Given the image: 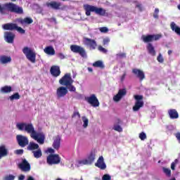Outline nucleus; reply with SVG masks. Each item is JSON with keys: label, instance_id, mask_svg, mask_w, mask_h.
Returning a JSON list of instances; mask_svg holds the SVG:
<instances>
[{"label": "nucleus", "instance_id": "obj_1", "mask_svg": "<svg viewBox=\"0 0 180 180\" xmlns=\"http://www.w3.org/2000/svg\"><path fill=\"white\" fill-rule=\"evenodd\" d=\"M17 129L20 131H25L30 134L31 139L35 140L39 144H44L46 136L43 132H37L32 123L20 122L16 124Z\"/></svg>", "mask_w": 180, "mask_h": 180}, {"label": "nucleus", "instance_id": "obj_2", "mask_svg": "<svg viewBox=\"0 0 180 180\" xmlns=\"http://www.w3.org/2000/svg\"><path fill=\"white\" fill-rule=\"evenodd\" d=\"M8 11L11 13H16V15H23V7L19 6L12 2L6 3L4 7L0 5V13H4V11Z\"/></svg>", "mask_w": 180, "mask_h": 180}, {"label": "nucleus", "instance_id": "obj_3", "mask_svg": "<svg viewBox=\"0 0 180 180\" xmlns=\"http://www.w3.org/2000/svg\"><path fill=\"white\" fill-rule=\"evenodd\" d=\"M83 8L85 11L86 16H91V12H95L96 15L100 16H105L106 15V10L103 8H98L89 4H84Z\"/></svg>", "mask_w": 180, "mask_h": 180}, {"label": "nucleus", "instance_id": "obj_4", "mask_svg": "<svg viewBox=\"0 0 180 180\" xmlns=\"http://www.w3.org/2000/svg\"><path fill=\"white\" fill-rule=\"evenodd\" d=\"M22 53L30 63H32V64L36 63V52L33 51L32 49L25 46L22 49Z\"/></svg>", "mask_w": 180, "mask_h": 180}, {"label": "nucleus", "instance_id": "obj_5", "mask_svg": "<svg viewBox=\"0 0 180 180\" xmlns=\"http://www.w3.org/2000/svg\"><path fill=\"white\" fill-rule=\"evenodd\" d=\"M46 162L49 165H57L61 162V158L58 154H50L46 158Z\"/></svg>", "mask_w": 180, "mask_h": 180}, {"label": "nucleus", "instance_id": "obj_6", "mask_svg": "<svg viewBox=\"0 0 180 180\" xmlns=\"http://www.w3.org/2000/svg\"><path fill=\"white\" fill-rule=\"evenodd\" d=\"M59 84L63 85V86H67L68 85H71V84H74V80L72 77H71L70 73H66L63 77L60 78L59 80Z\"/></svg>", "mask_w": 180, "mask_h": 180}, {"label": "nucleus", "instance_id": "obj_7", "mask_svg": "<svg viewBox=\"0 0 180 180\" xmlns=\"http://www.w3.org/2000/svg\"><path fill=\"white\" fill-rule=\"evenodd\" d=\"M162 37L161 34H148L143 35L141 39L144 43H151L153 41H157L160 40V38Z\"/></svg>", "mask_w": 180, "mask_h": 180}, {"label": "nucleus", "instance_id": "obj_8", "mask_svg": "<svg viewBox=\"0 0 180 180\" xmlns=\"http://www.w3.org/2000/svg\"><path fill=\"white\" fill-rule=\"evenodd\" d=\"M95 157H96L95 153L91 152L86 159L79 160L78 164L79 165H91L95 161Z\"/></svg>", "mask_w": 180, "mask_h": 180}, {"label": "nucleus", "instance_id": "obj_9", "mask_svg": "<svg viewBox=\"0 0 180 180\" xmlns=\"http://www.w3.org/2000/svg\"><path fill=\"white\" fill-rule=\"evenodd\" d=\"M70 50L71 51H72V53H76L77 54H79V56H81V57L85 58L86 57V52L85 51V49L78 45H71L70 46Z\"/></svg>", "mask_w": 180, "mask_h": 180}, {"label": "nucleus", "instance_id": "obj_10", "mask_svg": "<svg viewBox=\"0 0 180 180\" xmlns=\"http://www.w3.org/2000/svg\"><path fill=\"white\" fill-rule=\"evenodd\" d=\"M18 167L22 172H30V169H32L30 163L26 159H22V162L18 165Z\"/></svg>", "mask_w": 180, "mask_h": 180}, {"label": "nucleus", "instance_id": "obj_11", "mask_svg": "<svg viewBox=\"0 0 180 180\" xmlns=\"http://www.w3.org/2000/svg\"><path fill=\"white\" fill-rule=\"evenodd\" d=\"M16 140L18 146L24 148L26 146H29V139L26 136L23 135H17Z\"/></svg>", "mask_w": 180, "mask_h": 180}, {"label": "nucleus", "instance_id": "obj_12", "mask_svg": "<svg viewBox=\"0 0 180 180\" xmlns=\"http://www.w3.org/2000/svg\"><path fill=\"white\" fill-rule=\"evenodd\" d=\"M85 101H86L89 105L93 106V108H98L100 105L99 100H98V98L95 94H91L90 96L86 97Z\"/></svg>", "mask_w": 180, "mask_h": 180}, {"label": "nucleus", "instance_id": "obj_13", "mask_svg": "<svg viewBox=\"0 0 180 180\" xmlns=\"http://www.w3.org/2000/svg\"><path fill=\"white\" fill-rule=\"evenodd\" d=\"M127 95V90L126 89H122L118 91V93L113 96V101L115 102H119L121 99Z\"/></svg>", "mask_w": 180, "mask_h": 180}, {"label": "nucleus", "instance_id": "obj_14", "mask_svg": "<svg viewBox=\"0 0 180 180\" xmlns=\"http://www.w3.org/2000/svg\"><path fill=\"white\" fill-rule=\"evenodd\" d=\"M68 94V89H67V87L65 86H60L56 90V96L58 99H60V98H64L65 95Z\"/></svg>", "mask_w": 180, "mask_h": 180}, {"label": "nucleus", "instance_id": "obj_15", "mask_svg": "<svg viewBox=\"0 0 180 180\" xmlns=\"http://www.w3.org/2000/svg\"><path fill=\"white\" fill-rule=\"evenodd\" d=\"M84 43L86 44V46H89L92 50H95L98 46V44H96V41H95V39H91L87 37L84 38Z\"/></svg>", "mask_w": 180, "mask_h": 180}, {"label": "nucleus", "instance_id": "obj_16", "mask_svg": "<svg viewBox=\"0 0 180 180\" xmlns=\"http://www.w3.org/2000/svg\"><path fill=\"white\" fill-rule=\"evenodd\" d=\"M50 72L52 77L57 78V77H60L61 74V70H60V66L53 65L50 69Z\"/></svg>", "mask_w": 180, "mask_h": 180}, {"label": "nucleus", "instance_id": "obj_17", "mask_svg": "<svg viewBox=\"0 0 180 180\" xmlns=\"http://www.w3.org/2000/svg\"><path fill=\"white\" fill-rule=\"evenodd\" d=\"M133 74L137 77L140 79V81H143L146 78V75L144 74V72L140 69L134 68L132 70Z\"/></svg>", "mask_w": 180, "mask_h": 180}, {"label": "nucleus", "instance_id": "obj_18", "mask_svg": "<svg viewBox=\"0 0 180 180\" xmlns=\"http://www.w3.org/2000/svg\"><path fill=\"white\" fill-rule=\"evenodd\" d=\"M4 39L7 43L12 44L15 40V34L11 32H4Z\"/></svg>", "mask_w": 180, "mask_h": 180}, {"label": "nucleus", "instance_id": "obj_19", "mask_svg": "<svg viewBox=\"0 0 180 180\" xmlns=\"http://www.w3.org/2000/svg\"><path fill=\"white\" fill-rule=\"evenodd\" d=\"M123 122L121 121L120 119L117 118L113 125V130H115V131H118L119 133H122L123 131V128L120 126V124H122Z\"/></svg>", "mask_w": 180, "mask_h": 180}, {"label": "nucleus", "instance_id": "obj_20", "mask_svg": "<svg viewBox=\"0 0 180 180\" xmlns=\"http://www.w3.org/2000/svg\"><path fill=\"white\" fill-rule=\"evenodd\" d=\"M95 166L98 168H100V169H106V164H105V162L103 160V156L99 157L97 162L95 163Z\"/></svg>", "mask_w": 180, "mask_h": 180}, {"label": "nucleus", "instance_id": "obj_21", "mask_svg": "<svg viewBox=\"0 0 180 180\" xmlns=\"http://www.w3.org/2000/svg\"><path fill=\"white\" fill-rule=\"evenodd\" d=\"M60 144H61V137H60V135H57L53 139V143L52 144V147L55 150H58L60 148Z\"/></svg>", "mask_w": 180, "mask_h": 180}, {"label": "nucleus", "instance_id": "obj_22", "mask_svg": "<svg viewBox=\"0 0 180 180\" xmlns=\"http://www.w3.org/2000/svg\"><path fill=\"white\" fill-rule=\"evenodd\" d=\"M146 49L148 50V54H150L153 57L155 56L157 52L155 51V48L154 47V46H153V44L148 43L146 46Z\"/></svg>", "mask_w": 180, "mask_h": 180}, {"label": "nucleus", "instance_id": "obj_23", "mask_svg": "<svg viewBox=\"0 0 180 180\" xmlns=\"http://www.w3.org/2000/svg\"><path fill=\"white\" fill-rule=\"evenodd\" d=\"M17 25L15 23H6L2 25L4 30H15Z\"/></svg>", "mask_w": 180, "mask_h": 180}, {"label": "nucleus", "instance_id": "obj_24", "mask_svg": "<svg viewBox=\"0 0 180 180\" xmlns=\"http://www.w3.org/2000/svg\"><path fill=\"white\" fill-rule=\"evenodd\" d=\"M167 112L170 119H178V117H179V114L176 109H169Z\"/></svg>", "mask_w": 180, "mask_h": 180}, {"label": "nucleus", "instance_id": "obj_25", "mask_svg": "<svg viewBox=\"0 0 180 180\" xmlns=\"http://www.w3.org/2000/svg\"><path fill=\"white\" fill-rule=\"evenodd\" d=\"M44 53L47 54L48 56H55L56 55V50L51 46H49L45 47L44 49Z\"/></svg>", "mask_w": 180, "mask_h": 180}, {"label": "nucleus", "instance_id": "obj_26", "mask_svg": "<svg viewBox=\"0 0 180 180\" xmlns=\"http://www.w3.org/2000/svg\"><path fill=\"white\" fill-rule=\"evenodd\" d=\"M8 154L9 152L8 151L6 146H5V145L0 146V159L6 157Z\"/></svg>", "mask_w": 180, "mask_h": 180}, {"label": "nucleus", "instance_id": "obj_27", "mask_svg": "<svg viewBox=\"0 0 180 180\" xmlns=\"http://www.w3.org/2000/svg\"><path fill=\"white\" fill-rule=\"evenodd\" d=\"M46 6L48 7L52 8V9H56V11H58V9H60V6H61V3H58L57 1H51L50 3H47Z\"/></svg>", "mask_w": 180, "mask_h": 180}, {"label": "nucleus", "instance_id": "obj_28", "mask_svg": "<svg viewBox=\"0 0 180 180\" xmlns=\"http://www.w3.org/2000/svg\"><path fill=\"white\" fill-rule=\"evenodd\" d=\"M27 150L29 151H34V150H39V144L34 142H30L27 147Z\"/></svg>", "mask_w": 180, "mask_h": 180}, {"label": "nucleus", "instance_id": "obj_29", "mask_svg": "<svg viewBox=\"0 0 180 180\" xmlns=\"http://www.w3.org/2000/svg\"><path fill=\"white\" fill-rule=\"evenodd\" d=\"M144 106V101H136L135 105L133 106L134 112H138L141 108Z\"/></svg>", "mask_w": 180, "mask_h": 180}, {"label": "nucleus", "instance_id": "obj_30", "mask_svg": "<svg viewBox=\"0 0 180 180\" xmlns=\"http://www.w3.org/2000/svg\"><path fill=\"white\" fill-rule=\"evenodd\" d=\"M12 61V58L11 56H0V63L1 64H8Z\"/></svg>", "mask_w": 180, "mask_h": 180}, {"label": "nucleus", "instance_id": "obj_31", "mask_svg": "<svg viewBox=\"0 0 180 180\" xmlns=\"http://www.w3.org/2000/svg\"><path fill=\"white\" fill-rule=\"evenodd\" d=\"M170 27L173 32H175L178 36H180V27L176 25L174 22H172L170 24Z\"/></svg>", "mask_w": 180, "mask_h": 180}, {"label": "nucleus", "instance_id": "obj_32", "mask_svg": "<svg viewBox=\"0 0 180 180\" xmlns=\"http://www.w3.org/2000/svg\"><path fill=\"white\" fill-rule=\"evenodd\" d=\"M93 67L95 68H101L103 70L105 68V65H103V62L102 60H97L92 64Z\"/></svg>", "mask_w": 180, "mask_h": 180}, {"label": "nucleus", "instance_id": "obj_33", "mask_svg": "<svg viewBox=\"0 0 180 180\" xmlns=\"http://www.w3.org/2000/svg\"><path fill=\"white\" fill-rule=\"evenodd\" d=\"M32 22H33V19L29 17L20 20V23H21V25H25V23L26 25H32Z\"/></svg>", "mask_w": 180, "mask_h": 180}, {"label": "nucleus", "instance_id": "obj_34", "mask_svg": "<svg viewBox=\"0 0 180 180\" xmlns=\"http://www.w3.org/2000/svg\"><path fill=\"white\" fill-rule=\"evenodd\" d=\"M1 94H9L12 92V86H4L1 89Z\"/></svg>", "mask_w": 180, "mask_h": 180}, {"label": "nucleus", "instance_id": "obj_35", "mask_svg": "<svg viewBox=\"0 0 180 180\" xmlns=\"http://www.w3.org/2000/svg\"><path fill=\"white\" fill-rule=\"evenodd\" d=\"M32 153L34 158H40V157L43 155V153H41V149L38 148L37 150H33Z\"/></svg>", "mask_w": 180, "mask_h": 180}, {"label": "nucleus", "instance_id": "obj_36", "mask_svg": "<svg viewBox=\"0 0 180 180\" xmlns=\"http://www.w3.org/2000/svg\"><path fill=\"white\" fill-rule=\"evenodd\" d=\"M163 173L167 176L168 178H171V170L167 167L162 168Z\"/></svg>", "mask_w": 180, "mask_h": 180}, {"label": "nucleus", "instance_id": "obj_37", "mask_svg": "<svg viewBox=\"0 0 180 180\" xmlns=\"http://www.w3.org/2000/svg\"><path fill=\"white\" fill-rule=\"evenodd\" d=\"M10 101H15L18 99H20V95H19V93H15L14 94L11 95L9 97Z\"/></svg>", "mask_w": 180, "mask_h": 180}, {"label": "nucleus", "instance_id": "obj_38", "mask_svg": "<svg viewBox=\"0 0 180 180\" xmlns=\"http://www.w3.org/2000/svg\"><path fill=\"white\" fill-rule=\"evenodd\" d=\"M67 89H68L70 92H75L77 91V89L74 85H72V83H70V84H68L66 86Z\"/></svg>", "mask_w": 180, "mask_h": 180}, {"label": "nucleus", "instance_id": "obj_39", "mask_svg": "<svg viewBox=\"0 0 180 180\" xmlns=\"http://www.w3.org/2000/svg\"><path fill=\"white\" fill-rule=\"evenodd\" d=\"M82 119L84 122L83 127L86 129V127H88V123H89V120H88V118H86V117H82Z\"/></svg>", "mask_w": 180, "mask_h": 180}, {"label": "nucleus", "instance_id": "obj_40", "mask_svg": "<svg viewBox=\"0 0 180 180\" xmlns=\"http://www.w3.org/2000/svg\"><path fill=\"white\" fill-rule=\"evenodd\" d=\"M134 98L136 101V102H143V97L141 95H135Z\"/></svg>", "mask_w": 180, "mask_h": 180}, {"label": "nucleus", "instance_id": "obj_41", "mask_svg": "<svg viewBox=\"0 0 180 180\" xmlns=\"http://www.w3.org/2000/svg\"><path fill=\"white\" fill-rule=\"evenodd\" d=\"M139 139L142 141H144V140H146L147 139V134H146V133L144 132H141L139 134Z\"/></svg>", "mask_w": 180, "mask_h": 180}, {"label": "nucleus", "instance_id": "obj_42", "mask_svg": "<svg viewBox=\"0 0 180 180\" xmlns=\"http://www.w3.org/2000/svg\"><path fill=\"white\" fill-rule=\"evenodd\" d=\"M116 57L117 60H120V58H126V53H117Z\"/></svg>", "mask_w": 180, "mask_h": 180}, {"label": "nucleus", "instance_id": "obj_43", "mask_svg": "<svg viewBox=\"0 0 180 180\" xmlns=\"http://www.w3.org/2000/svg\"><path fill=\"white\" fill-rule=\"evenodd\" d=\"M176 164H178V159H176L171 164V169L172 171H175V167L176 166Z\"/></svg>", "mask_w": 180, "mask_h": 180}, {"label": "nucleus", "instance_id": "obj_44", "mask_svg": "<svg viewBox=\"0 0 180 180\" xmlns=\"http://www.w3.org/2000/svg\"><path fill=\"white\" fill-rule=\"evenodd\" d=\"M3 180H15V176L12 174L7 175L4 177Z\"/></svg>", "mask_w": 180, "mask_h": 180}, {"label": "nucleus", "instance_id": "obj_45", "mask_svg": "<svg viewBox=\"0 0 180 180\" xmlns=\"http://www.w3.org/2000/svg\"><path fill=\"white\" fill-rule=\"evenodd\" d=\"M15 30H18L19 33H21V34H25V33H26V31L23 30V28L18 27V25H16Z\"/></svg>", "mask_w": 180, "mask_h": 180}, {"label": "nucleus", "instance_id": "obj_46", "mask_svg": "<svg viewBox=\"0 0 180 180\" xmlns=\"http://www.w3.org/2000/svg\"><path fill=\"white\" fill-rule=\"evenodd\" d=\"M99 30L101 33H108L109 32V29L106 27H100Z\"/></svg>", "mask_w": 180, "mask_h": 180}, {"label": "nucleus", "instance_id": "obj_47", "mask_svg": "<svg viewBox=\"0 0 180 180\" xmlns=\"http://www.w3.org/2000/svg\"><path fill=\"white\" fill-rule=\"evenodd\" d=\"M157 60L158 63H164V58L162 57V55L161 53H159V55L157 57Z\"/></svg>", "mask_w": 180, "mask_h": 180}, {"label": "nucleus", "instance_id": "obj_48", "mask_svg": "<svg viewBox=\"0 0 180 180\" xmlns=\"http://www.w3.org/2000/svg\"><path fill=\"white\" fill-rule=\"evenodd\" d=\"M109 43H110V39H109L108 37L103 39V46H108Z\"/></svg>", "mask_w": 180, "mask_h": 180}, {"label": "nucleus", "instance_id": "obj_49", "mask_svg": "<svg viewBox=\"0 0 180 180\" xmlns=\"http://www.w3.org/2000/svg\"><path fill=\"white\" fill-rule=\"evenodd\" d=\"M98 49L101 52L103 53L104 54H106L108 53V50L105 48H103L102 46H98Z\"/></svg>", "mask_w": 180, "mask_h": 180}, {"label": "nucleus", "instance_id": "obj_50", "mask_svg": "<svg viewBox=\"0 0 180 180\" xmlns=\"http://www.w3.org/2000/svg\"><path fill=\"white\" fill-rule=\"evenodd\" d=\"M158 13H160V9L155 8L153 14V18H155V19H158Z\"/></svg>", "mask_w": 180, "mask_h": 180}, {"label": "nucleus", "instance_id": "obj_51", "mask_svg": "<svg viewBox=\"0 0 180 180\" xmlns=\"http://www.w3.org/2000/svg\"><path fill=\"white\" fill-rule=\"evenodd\" d=\"M102 180H112V177L109 174H104L102 177Z\"/></svg>", "mask_w": 180, "mask_h": 180}, {"label": "nucleus", "instance_id": "obj_52", "mask_svg": "<svg viewBox=\"0 0 180 180\" xmlns=\"http://www.w3.org/2000/svg\"><path fill=\"white\" fill-rule=\"evenodd\" d=\"M15 154H17V155H22V154H23V149H18L15 150Z\"/></svg>", "mask_w": 180, "mask_h": 180}, {"label": "nucleus", "instance_id": "obj_53", "mask_svg": "<svg viewBox=\"0 0 180 180\" xmlns=\"http://www.w3.org/2000/svg\"><path fill=\"white\" fill-rule=\"evenodd\" d=\"M126 75H127V73L126 72H124L123 75L121 76L120 78L121 82H123V81H124Z\"/></svg>", "mask_w": 180, "mask_h": 180}, {"label": "nucleus", "instance_id": "obj_54", "mask_svg": "<svg viewBox=\"0 0 180 180\" xmlns=\"http://www.w3.org/2000/svg\"><path fill=\"white\" fill-rule=\"evenodd\" d=\"M76 116H78L79 119L81 117L79 112H74L73 115H72V117H75Z\"/></svg>", "mask_w": 180, "mask_h": 180}, {"label": "nucleus", "instance_id": "obj_55", "mask_svg": "<svg viewBox=\"0 0 180 180\" xmlns=\"http://www.w3.org/2000/svg\"><path fill=\"white\" fill-rule=\"evenodd\" d=\"M58 57L60 58V60H64V58H65V56H64L63 53H58Z\"/></svg>", "mask_w": 180, "mask_h": 180}, {"label": "nucleus", "instance_id": "obj_56", "mask_svg": "<svg viewBox=\"0 0 180 180\" xmlns=\"http://www.w3.org/2000/svg\"><path fill=\"white\" fill-rule=\"evenodd\" d=\"M48 152L50 153V154H54L55 150H54V149L49 148H48Z\"/></svg>", "mask_w": 180, "mask_h": 180}, {"label": "nucleus", "instance_id": "obj_57", "mask_svg": "<svg viewBox=\"0 0 180 180\" xmlns=\"http://www.w3.org/2000/svg\"><path fill=\"white\" fill-rule=\"evenodd\" d=\"M176 138L178 140L179 143H180V132L176 134Z\"/></svg>", "mask_w": 180, "mask_h": 180}, {"label": "nucleus", "instance_id": "obj_58", "mask_svg": "<svg viewBox=\"0 0 180 180\" xmlns=\"http://www.w3.org/2000/svg\"><path fill=\"white\" fill-rule=\"evenodd\" d=\"M25 179V175L20 174L18 177V180H24Z\"/></svg>", "mask_w": 180, "mask_h": 180}, {"label": "nucleus", "instance_id": "obj_59", "mask_svg": "<svg viewBox=\"0 0 180 180\" xmlns=\"http://www.w3.org/2000/svg\"><path fill=\"white\" fill-rule=\"evenodd\" d=\"M89 72H94V69H92V68H87Z\"/></svg>", "mask_w": 180, "mask_h": 180}, {"label": "nucleus", "instance_id": "obj_60", "mask_svg": "<svg viewBox=\"0 0 180 180\" xmlns=\"http://www.w3.org/2000/svg\"><path fill=\"white\" fill-rule=\"evenodd\" d=\"M167 54H168L169 56H171V54H172V50H169V51H167Z\"/></svg>", "mask_w": 180, "mask_h": 180}, {"label": "nucleus", "instance_id": "obj_61", "mask_svg": "<svg viewBox=\"0 0 180 180\" xmlns=\"http://www.w3.org/2000/svg\"><path fill=\"white\" fill-rule=\"evenodd\" d=\"M27 180H34V179L32 176H30Z\"/></svg>", "mask_w": 180, "mask_h": 180}, {"label": "nucleus", "instance_id": "obj_62", "mask_svg": "<svg viewBox=\"0 0 180 180\" xmlns=\"http://www.w3.org/2000/svg\"><path fill=\"white\" fill-rule=\"evenodd\" d=\"M11 1H12V2H15V1H16V0H11Z\"/></svg>", "mask_w": 180, "mask_h": 180}, {"label": "nucleus", "instance_id": "obj_63", "mask_svg": "<svg viewBox=\"0 0 180 180\" xmlns=\"http://www.w3.org/2000/svg\"><path fill=\"white\" fill-rule=\"evenodd\" d=\"M136 7L137 8H140V5H136Z\"/></svg>", "mask_w": 180, "mask_h": 180}, {"label": "nucleus", "instance_id": "obj_64", "mask_svg": "<svg viewBox=\"0 0 180 180\" xmlns=\"http://www.w3.org/2000/svg\"><path fill=\"white\" fill-rule=\"evenodd\" d=\"M62 1H68V0H62Z\"/></svg>", "mask_w": 180, "mask_h": 180}]
</instances>
